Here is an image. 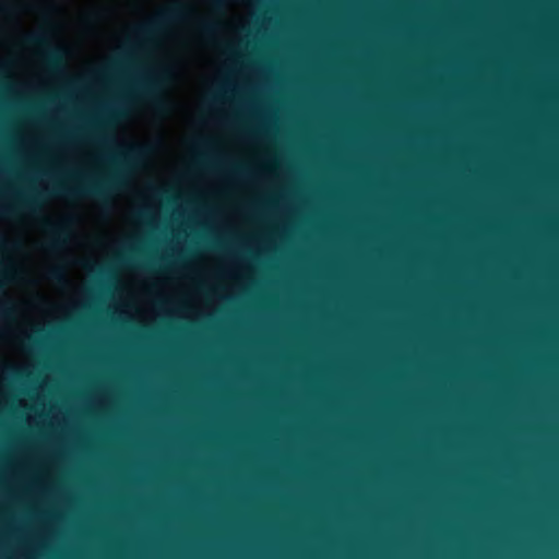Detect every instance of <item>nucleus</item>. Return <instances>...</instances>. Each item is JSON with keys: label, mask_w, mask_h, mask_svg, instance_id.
<instances>
[{"label": "nucleus", "mask_w": 559, "mask_h": 559, "mask_svg": "<svg viewBox=\"0 0 559 559\" xmlns=\"http://www.w3.org/2000/svg\"><path fill=\"white\" fill-rule=\"evenodd\" d=\"M41 197H43V193L21 195L19 198L17 207L21 210H24L28 214L35 216L40 212Z\"/></svg>", "instance_id": "4"}, {"label": "nucleus", "mask_w": 559, "mask_h": 559, "mask_svg": "<svg viewBox=\"0 0 559 559\" xmlns=\"http://www.w3.org/2000/svg\"><path fill=\"white\" fill-rule=\"evenodd\" d=\"M213 2H214L216 5H221V4H222V2H221V1H218V0H213Z\"/></svg>", "instance_id": "14"}, {"label": "nucleus", "mask_w": 559, "mask_h": 559, "mask_svg": "<svg viewBox=\"0 0 559 559\" xmlns=\"http://www.w3.org/2000/svg\"><path fill=\"white\" fill-rule=\"evenodd\" d=\"M153 103L157 108H164V102L158 97H153Z\"/></svg>", "instance_id": "10"}, {"label": "nucleus", "mask_w": 559, "mask_h": 559, "mask_svg": "<svg viewBox=\"0 0 559 559\" xmlns=\"http://www.w3.org/2000/svg\"><path fill=\"white\" fill-rule=\"evenodd\" d=\"M61 271L59 269H52L50 272H49V275L51 278H58L61 276Z\"/></svg>", "instance_id": "9"}, {"label": "nucleus", "mask_w": 559, "mask_h": 559, "mask_svg": "<svg viewBox=\"0 0 559 559\" xmlns=\"http://www.w3.org/2000/svg\"><path fill=\"white\" fill-rule=\"evenodd\" d=\"M61 56L59 49H50L47 52V61L51 67H58L60 64Z\"/></svg>", "instance_id": "6"}, {"label": "nucleus", "mask_w": 559, "mask_h": 559, "mask_svg": "<svg viewBox=\"0 0 559 559\" xmlns=\"http://www.w3.org/2000/svg\"><path fill=\"white\" fill-rule=\"evenodd\" d=\"M23 41L25 45L32 47H49V38L45 32L26 34L23 37Z\"/></svg>", "instance_id": "5"}, {"label": "nucleus", "mask_w": 559, "mask_h": 559, "mask_svg": "<svg viewBox=\"0 0 559 559\" xmlns=\"http://www.w3.org/2000/svg\"><path fill=\"white\" fill-rule=\"evenodd\" d=\"M122 183L120 174H112L105 180L88 181L87 183L73 189H67L66 187L58 185L53 189L55 194H68V195H83L92 197L102 201H106L110 195V192Z\"/></svg>", "instance_id": "1"}, {"label": "nucleus", "mask_w": 559, "mask_h": 559, "mask_svg": "<svg viewBox=\"0 0 559 559\" xmlns=\"http://www.w3.org/2000/svg\"><path fill=\"white\" fill-rule=\"evenodd\" d=\"M15 207H9V209H5V212L7 213H14L15 212Z\"/></svg>", "instance_id": "13"}, {"label": "nucleus", "mask_w": 559, "mask_h": 559, "mask_svg": "<svg viewBox=\"0 0 559 559\" xmlns=\"http://www.w3.org/2000/svg\"><path fill=\"white\" fill-rule=\"evenodd\" d=\"M145 90H146L150 94H152V95H153V93H154V85H147V86L145 87Z\"/></svg>", "instance_id": "12"}, {"label": "nucleus", "mask_w": 559, "mask_h": 559, "mask_svg": "<svg viewBox=\"0 0 559 559\" xmlns=\"http://www.w3.org/2000/svg\"><path fill=\"white\" fill-rule=\"evenodd\" d=\"M41 225L50 236V239L46 245V249L49 251H58L63 248L71 233L70 219L66 218L56 223L48 218H44L41 219Z\"/></svg>", "instance_id": "3"}, {"label": "nucleus", "mask_w": 559, "mask_h": 559, "mask_svg": "<svg viewBox=\"0 0 559 559\" xmlns=\"http://www.w3.org/2000/svg\"><path fill=\"white\" fill-rule=\"evenodd\" d=\"M191 13L188 5L176 2L166 10L160 11L153 20L136 27V33L142 37H151L160 32L170 22L183 20Z\"/></svg>", "instance_id": "2"}, {"label": "nucleus", "mask_w": 559, "mask_h": 559, "mask_svg": "<svg viewBox=\"0 0 559 559\" xmlns=\"http://www.w3.org/2000/svg\"><path fill=\"white\" fill-rule=\"evenodd\" d=\"M143 152H144V148L142 146L133 145V146H130L127 157L129 159H134V158L139 157Z\"/></svg>", "instance_id": "7"}, {"label": "nucleus", "mask_w": 559, "mask_h": 559, "mask_svg": "<svg viewBox=\"0 0 559 559\" xmlns=\"http://www.w3.org/2000/svg\"><path fill=\"white\" fill-rule=\"evenodd\" d=\"M200 29L202 31V33L204 34H211L214 32L215 29V24L212 23V22H209V21H202L200 24Z\"/></svg>", "instance_id": "8"}, {"label": "nucleus", "mask_w": 559, "mask_h": 559, "mask_svg": "<svg viewBox=\"0 0 559 559\" xmlns=\"http://www.w3.org/2000/svg\"><path fill=\"white\" fill-rule=\"evenodd\" d=\"M10 313H11L10 308L5 307V308L0 309V317H8V316H10Z\"/></svg>", "instance_id": "11"}]
</instances>
